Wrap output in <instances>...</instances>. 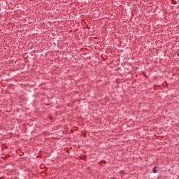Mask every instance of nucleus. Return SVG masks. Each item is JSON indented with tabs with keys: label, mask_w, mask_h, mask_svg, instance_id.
<instances>
[{
	"label": "nucleus",
	"mask_w": 179,
	"mask_h": 179,
	"mask_svg": "<svg viewBox=\"0 0 179 179\" xmlns=\"http://www.w3.org/2000/svg\"><path fill=\"white\" fill-rule=\"evenodd\" d=\"M152 172H153L154 173H157V171H156V167H154V168H153Z\"/></svg>",
	"instance_id": "f257e3e1"
},
{
	"label": "nucleus",
	"mask_w": 179,
	"mask_h": 179,
	"mask_svg": "<svg viewBox=\"0 0 179 179\" xmlns=\"http://www.w3.org/2000/svg\"><path fill=\"white\" fill-rule=\"evenodd\" d=\"M178 56L179 57V53L178 54Z\"/></svg>",
	"instance_id": "f03ea898"
}]
</instances>
